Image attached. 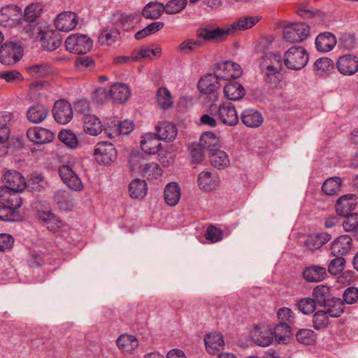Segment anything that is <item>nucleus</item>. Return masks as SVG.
<instances>
[{"label": "nucleus", "mask_w": 358, "mask_h": 358, "mask_svg": "<svg viewBox=\"0 0 358 358\" xmlns=\"http://www.w3.org/2000/svg\"><path fill=\"white\" fill-rule=\"evenodd\" d=\"M65 46L71 53L85 55L92 49L93 41L86 34H73L66 38Z\"/></svg>", "instance_id": "nucleus-1"}, {"label": "nucleus", "mask_w": 358, "mask_h": 358, "mask_svg": "<svg viewBox=\"0 0 358 358\" xmlns=\"http://www.w3.org/2000/svg\"><path fill=\"white\" fill-rule=\"evenodd\" d=\"M309 55L301 46H292L284 55L285 65L292 70H300L308 63Z\"/></svg>", "instance_id": "nucleus-2"}, {"label": "nucleus", "mask_w": 358, "mask_h": 358, "mask_svg": "<svg viewBox=\"0 0 358 358\" xmlns=\"http://www.w3.org/2000/svg\"><path fill=\"white\" fill-rule=\"evenodd\" d=\"M213 71V74H207L200 78L197 87L201 93L207 94L210 101H215L217 100L219 95L218 90L221 87L219 82L221 78L217 77V70L214 68Z\"/></svg>", "instance_id": "nucleus-3"}, {"label": "nucleus", "mask_w": 358, "mask_h": 358, "mask_svg": "<svg viewBox=\"0 0 358 358\" xmlns=\"http://www.w3.org/2000/svg\"><path fill=\"white\" fill-rule=\"evenodd\" d=\"M23 55V49L19 43L6 42L0 48V62L10 65L18 62Z\"/></svg>", "instance_id": "nucleus-4"}, {"label": "nucleus", "mask_w": 358, "mask_h": 358, "mask_svg": "<svg viewBox=\"0 0 358 358\" xmlns=\"http://www.w3.org/2000/svg\"><path fill=\"white\" fill-rule=\"evenodd\" d=\"M310 35V27L304 22L294 23L283 31L285 40L291 43H301Z\"/></svg>", "instance_id": "nucleus-5"}, {"label": "nucleus", "mask_w": 358, "mask_h": 358, "mask_svg": "<svg viewBox=\"0 0 358 358\" xmlns=\"http://www.w3.org/2000/svg\"><path fill=\"white\" fill-rule=\"evenodd\" d=\"M94 155L98 164L108 165L117 158V151L114 145L107 141L99 142L96 144Z\"/></svg>", "instance_id": "nucleus-6"}, {"label": "nucleus", "mask_w": 358, "mask_h": 358, "mask_svg": "<svg viewBox=\"0 0 358 358\" xmlns=\"http://www.w3.org/2000/svg\"><path fill=\"white\" fill-rule=\"evenodd\" d=\"M252 342L261 347L270 345L273 341V329L268 325H256L250 331Z\"/></svg>", "instance_id": "nucleus-7"}, {"label": "nucleus", "mask_w": 358, "mask_h": 358, "mask_svg": "<svg viewBox=\"0 0 358 358\" xmlns=\"http://www.w3.org/2000/svg\"><path fill=\"white\" fill-rule=\"evenodd\" d=\"M215 69L217 70V77L221 80H228L230 78H238L243 73L241 66L231 61H225L215 64Z\"/></svg>", "instance_id": "nucleus-8"}, {"label": "nucleus", "mask_w": 358, "mask_h": 358, "mask_svg": "<svg viewBox=\"0 0 358 358\" xmlns=\"http://www.w3.org/2000/svg\"><path fill=\"white\" fill-rule=\"evenodd\" d=\"M231 35L229 27L220 28L217 27L215 29H210L207 28H200L196 31L198 38H202L206 41L220 43L225 41Z\"/></svg>", "instance_id": "nucleus-9"}, {"label": "nucleus", "mask_w": 358, "mask_h": 358, "mask_svg": "<svg viewBox=\"0 0 358 358\" xmlns=\"http://www.w3.org/2000/svg\"><path fill=\"white\" fill-rule=\"evenodd\" d=\"M52 115L55 121L59 124H67L73 117L71 105L64 99L57 101L52 108Z\"/></svg>", "instance_id": "nucleus-10"}, {"label": "nucleus", "mask_w": 358, "mask_h": 358, "mask_svg": "<svg viewBox=\"0 0 358 358\" xmlns=\"http://www.w3.org/2000/svg\"><path fill=\"white\" fill-rule=\"evenodd\" d=\"M96 92L104 94L106 96L110 97L114 102L118 103L126 102L131 94L129 87L120 83L113 84L108 94L103 88L98 89Z\"/></svg>", "instance_id": "nucleus-11"}, {"label": "nucleus", "mask_w": 358, "mask_h": 358, "mask_svg": "<svg viewBox=\"0 0 358 358\" xmlns=\"http://www.w3.org/2000/svg\"><path fill=\"white\" fill-rule=\"evenodd\" d=\"M62 180L71 189L81 191L83 189V182L79 176L69 165H62L58 170Z\"/></svg>", "instance_id": "nucleus-12"}, {"label": "nucleus", "mask_w": 358, "mask_h": 358, "mask_svg": "<svg viewBox=\"0 0 358 358\" xmlns=\"http://www.w3.org/2000/svg\"><path fill=\"white\" fill-rule=\"evenodd\" d=\"M36 217L38 222L50 231L57 232L63 226L62 220L50 210H38Z\"/></svg>", "instance_id": "nucleus-13"}, {"label": "nucleus", "mask_w": 358, "mask_h": 358, "mask_svg": "<svg viewBox=\"0 0 358 358\" xmlns=\"http://www.w3.org/2000/svg\"><path fill=\"white\" fill-rule=\"evenodd\" d=\"M3 180L7 185L0 187V189L24 190L27 182L23 176L17 171L8 170L3 174Z\"/></svg>", "instance_id": "nucleus-14"}, {"label": "nucleus", "mask_w": 358, "mask_h": 358, "mask_svg": "<svg viewBox=\"0 0 358 358\" xmlns=\"http://www.w3.org/2000/svg\"><path fill=\"white\" fill-rule=\"evenodd\" d=\"M336 67L343 75H354L358 71V57L351 54L341 56L337 60Z\"/></svg>", "instance_id": "nucleus-15"}, {"label": "nucleus", "mask_w": 358, "mask_h": 358, "mask_svg": "<svg viewBox=\"0 0 358 358\" xmlns=\"http://www.w3.org/2000/svg\"><path fill=\"white\" fill-rule=\"evenodd\" d=\"M22 14L20 7L16 5H7L0 10V23L6 26V23L11 22L8 25H13L15 23H21Z\"/></svg>", "instance_id": "nucleus-16"}, {"label": "nucleus", "mask_w": 358, "mask_h": 358, "mask_svg": "<svg viewBox=\"0 0 358 358\" xmlns=\"http://www.w3.org/2000/svg\"><path fill=\"white\" fill-rule=\"evenodd\" d=\"M357 196L354 194H348L339 197L335 203V210L339 216H346L352 213L357 207Z\"/></svg>", "instance_id": "nucleus-17"}, {"label": "nucleus", "mask_w": 358, "mask_h": 358, "mask_svg": "<svg viewBox=\"0 0 358 358\" xmlns=\"http://www.w3.org/2000/svg\"><path fill=\"white\" fill-rule=\"evenodd\" d=\"M219 120L227 126H235L238 122V115L234 104L225 102L220 105Z\"/></svg>", "instance_id": "nucleus-18"}, {"label": "nucleus", "mask_w": 358, "mask_h": 358, "mask_svg": "<svg viewBox=\"0 0 358 358\" xmlns=\"http://www.w3.org/2000/svg\"><path fill=\"white\" fill-rule=\"evenodd\" d=\"M55 27L61 31H69L78 24V15L74 12H64L55 20Z\"/></svg>", "instance_id": "nucleus-19"}, {"label": "nucleus", "mask_w": 358, "mask_h": 358, "mask_svg": "<svg viewBox=\"0 0 358 358\" xmlns=\"http://www.w3.org/2000/svg\"><path fill=\"white\" fill-rule=\"evenodd\" d=\"M27 136L35 144H44L53 140L54 134L45 128L34 127L27 130Z\"/></svg>", "instance_id": "nucleus-20"}, {"label": "nucleus", "mask_w": 358, "mask_h": 358, "mask_svg": "<svg viewBox=\"0 0 358 358\" xmlns=\"http://www.w3.org/2000/svg\"><path fill=\"white\" fill-rule=\"evenodd\" d=\"M156 136L159 140L166 141L167 142H171L177 136L178 129L175 124L168 122L162 121L159 122L156 127Z\"/></svg>", "instance_id": "nucleus-21"}, {"label": "nucleus", "mask_w": 358, "mask_h": 358, "mask_svg": "<svg viewBox=\"0 0 358 358\" xmlns=\"http://www.w3.org/2000/svg\"><path fill=\"white\" fill-rule=\"evenodd\" d=\"M352 238L347 235H342L335 239L331 246L332 256H344L349 253L352 248Z\"/></svg>", "instance_id": "nucleus-22"}, {"label": "nucleus", "mask_w": 358, "mask_h": 358, "mask_svg": "<svg viewBox=\"0 0 358 358\" xmlns=\"http://www.w3.org/2000/svg\"><path fill=\"white\" fill-rule=\"evenodd\" d=\"M302 276L308 282H320L327 278V269L319 265H310L303 269Z\"/></svg>", "instance_id": "nucleus-23"}, {"label": "nucleus", "mask_w": 358, "mask_h": 358, "mask_svg": "<svg viewBox=\"0 0 358 358\" xmlns=\"http://www.w3.org/2000/svg\"><path fill=\"white\" fill-rule=\"evenodd\" d=\"M49 114L48 108L41 103L31 105L26 113L27 120L34 124H39L46 119Z\"/></svg>", "instance_id": "nucleus-24"}, {"label": "nucleus", "mask_w": 358, "mask_h": 358, "mask_svg": "<svg viewBox=\"0 0 358 358\" xmlns=\"http://www.w3.org/2000/svg\"><path fill=\"white\" fill-rule=\"evenodd\" d=\"M261 19L262 17L259 15H244L241 17L237 21L229 27L231 35H235L237 31H242L252 28L257 24Z\"/></svg>", "instance_id": "nucleus-25"}, {"label": "nucleus", "mask_w": 358, "mask_h": 358, "mask_svg": "<svg viewBox=\"0 0 358 358\" xmlns=\"http://www.w3.org/2000/svg\"><path fill=\"white\" fill-rule=\"evenodd\" d=\"M336 38L330 32L320 34L315 38V47L317 51L327 52L331 51L336 44Z\"/></svg>", "instance_id": "nucleus-26"}, {"label": "nucleus", "mask_w": 358, "mask_h": 358, "mask_svg": "<svg viewBox=\"0 0 358 358\" xmlns=\"http://www.w3.org/2000/svg\"><path fill=\"white\" fill-rule=\"evenodd\" d=\"M41 41L45 50L53 51L61 45L62 36L57 31L49 30L42 34Z\"/></svg>", "instance_id": "nucleus-27"}, {"label": "nucleus", "mask_w": 358, "mask_h": 358, "mask_svg": "<svg viewBox=\"0 0 358 358\" xmlns=\"http://www.w3.org/2000/svg\"><path fill=\"white\" fill-rule=\"evenodd\" d=\"M23 190L0 189V200L6 205V207L20 208L22 204V198L19 193Z\"/></svg>", "instance_id": "nucleus-28"}, {"label": "nucleus", "mask_w": 358, "mask_h": 358, "mask_svg": "<svg viewBox=\"0 0 358 358\" xmlns=\"http://www.w3.org/2000/svg\"><path fill=\"white\" fill-rule=\"evenodd\" d=\"M260 112L253 109H245L241 114V120L248 127H259L263 122Z\"/></svg>", "instance_id": "nucleus-29"}, {"label": "nucleus", "mask_w": 358, "mask_h": 358, "mask_svg": "<svg viewBox=\"0 0 358 358\" xmlns=\"http://www.w3.org/2000/svg\"><path fill=\"white\" fill-rule=\"evenodd\" d=\"M204 343L208 352L211 355L220 352L224 346L222 335L216 332L206 335Z\"/></svg>", "instance_id": "nucleus-30"}, {"label": "nucleus", "mask_w": 358, "mask_h": 358, "mask_svg": "<svg viewBox=\"0 0 358 358\" xmlns=\"http://www.w3.org/2000/svg\"><path fill=\"white\" fill-rule=\"evenodd\" d=\"M141 148L145 153L154 155L160 150L162 143L154 133H148L143 137Z\"/></svg>", "instance_id": "nucleus-31"}, {"label": "nucleus", "mask_w": 358, "mask_h": 358, "mask_svg": "<svg viewBox=\"0 0 358 358\" xmlns=\"http://www.w3.org/2000/svg\"><path fill=\"white\" fill-rule=\"evenodd\" d=\"M118 348L123 352L132 354L138 347V341L135 336L124 334L120 335L117 341Z\"/></svg>", "instance_id": "nucleus-32"}, {"label": "nucleus", "mask_w": 358, "mask_h": 358, "mask_svg": "<svg viewBox=\"0 0 358 358\" xmlns=\"http://www.w3.org/2000/svg\"><path fill=\"white\" fill-rule=\"evenodd\" d=\"M224 96L231 101L241 99L245 94L244 87L236 81H231L224 87Z\"/></svg>", "instance_id": "nucleus-33"}, {"label": "nucleus", "mask_w": 358, "mask_h": 358, "mask_svg": "<svg viewBox=\"0 0 358 358\" xmlns=\"http://www.w3.org/2000/svg\"><path fill=\"white\" fill-rule=\"evenodd\" d=\"M180 196V187L177 182H172L166 185L164 191V198L169 206H175Z\"/></svg>", "instance_id": "nucleus-34"}, {"label": "nucleus", "mask_w": 358, "mask_h": 358, "mask_svg": "<svg viewBox=\"0 0 358 358\" xmlns=\"http://www.w3.org/2000/svg\"><path fill=\"white\" fill-rule=\"evenodd\" d=\"M137 15L125 13L114 14L111 18L113 25L121 27L124 31H129L134 27V20Z\"/></svg>", "instance_id": "nucleus-35"}, {"label": "nucleus", "mask_w": 358, "mask_h": 358, "mask_svg": "<svg viewBox=\"0 0 358 358\" xmlns=\"http://www.w3.org/2000/svg\"><path fill=\"white\" fill-rule=\"evenodd\" d=\"M199 143L208 154L215 152L220 148V140L212 131H206L200 137Z\"/></svg>", "instance_id": "nucleus-36"}, {"label": "nucleus", "mask_w": 358, "mask_h": 358, "mask_svg": "<svg viewBox=\"0 0 358 358\" xmlns=\"http://www.w3.org/2000/svg\"><path fill=\"white\" fill-rule=\"evenodd\" d=\"M85 131L92 136H97L102 131L103 125L100 120L95 115L90 114L83 117Z\"/></svg>", "instance_id": "nucleus-37"}, {"label": "nucleus", "mask_w": 358, "mask_h": 358, "mask_svg": "<svg viewBox=\"0 0 358 358\" xmlns=\"http://www.w3.org/2000/svg\"><path fill=\"white\" fill-rule=\"evenodd\" d=\"M13 117V113L10 112H0V144H4L10 136V129L8 124Z\"/></svg>", "instance_id": "nucleus-38"}, {"label": "nucleus", "mask_w": 358, "mask_h": 358, "mask_svg": "<svg viewBox=\"0 0 358 358\" xmlns=\"http://www.w3.org/2000/svg\"><path fill=\"white\" fill-rule=\"evenodd\" d=\"M197 182L201 189L211 191L217 185L218 178L208 171H203L199 173Z\"/></svg>", "instance_id": "nucleus-39"}, {"label": "nucleus", "mask_w": 358, "mask_h": 358, "mask_svg": "<svg viewBox=\"0 0 358 358\" xmlns=\"http://www.w3.org/2000/svg\"><path fill=\"white\" fill-rule=\"evenodd\" d=\"M313 299L320 306L324 307L332 297L330 288L328 286L320 285L316 286L313 290Z\"/></svg>", "instance_id": "nucleus-40"}, {"label": "nucleus", "mask_w": 358, "mask_h": 358, "mask_svg": "<svg viewBox=\"0 0 358 358\" xmlns=\"http://www.w3.org/2000/svg\"><path fill=\"white\" fill-rule=\"evenodd\" d=\"M129 195L133 199H142L148 192L147 183L144 180L134 179L129 185Z\"/></svg>", "instance_id": "nucleus-41"}, {"label": "nucleus", "mask_w": 358, "mask_h": 358, "mask_svg": "<svg viewBox=\"0 0 358 358\" xmlns=\"http://www.w3.org/2000/svg\"><path fill=\"white\" fill-rule=\"evenodd\" d=\"M331 235L327 233H320L310 235L305 241L306 247L310 250H315L329 241Z\"/></svg>", "instance_id": "nucleus-42"}, {"label": "nucleus", "mask_w": 358, "mask_h": 358, "mask_svg": "<svg viewBox=\"0 0 358 358\" xmlns=\"http://www.w3.org/2000/svg\"><path fill=\"white\" fill-rule=\"evenodd\" d=\"M324 307L325 308V311L332 317H340L345 310L343 301L340 298L334 296H332Z\"/></svg>", "instance_id": "nucleus-43"}, {"label": "nucleus", "mask_w": 358, "mask_h": 358, "mask_svg": "<svg viewBox=\"0 0 358 358\" xmlns=\"http://www.w3.org/2000/svg\"><path fill=\"white\" fill-rule=\"evenodd\" d=\"M164 5L157 1L146 4L142 11V15L146 19L155 20L159 18L164 11Z\"/></svg>", "instance_id": "nucleus-44"}, {"label": "nucleus", "mask_w": 358, "mask_h": 358, "mask_svg": "<svg viewBox=\"0 0 358 358\" xmlns=\"http://www.w3.org/2000/svg\"><path fill=\"white\" fill-rule=\"evenodd\" d=\"M342 180L340 177H331L324 180L322 190L326 195L333 196L338 194L341 190Z\"/></svg>", "instance_id": "nucleus-45"}, {"label": "nucleus", "mask_w": 358, "mask_h": 358, "mask_svg": "<svg viewBox=\"0 0 358 358\" xmlns=\"http://www.w3.org/2000/svg\"><path fill=\"white\" fill-rule=\"evenodd\" d=\"M208 157L211 165L218 169H224L229 164L228 155L220 149L208 154Z\"/></svg>", "instance_id": "nucleus-46"}, {"label": "nucleus", "mask_w": 358, "mask_h": 358, "mask_svg": "<svg viewBox=\"0 0 358 358\" xmlns=\"http://www.w3.org/2000/svg\"><path fill=\"white\" fill-rule=\"evenodd\" d=\"M144 155L139 152H132L130 154L129 164L130 171L131 172H136L141 173L145 166L148 164Z\"/></svg>", "instance_id": "nucleus-47"}, {"label": "nucleus", "mask_w": 358, "mask_h": 358, "mask_svg": "<svg viewBox=\"0 0 358 358\" xmlns=\"http://www.w3.org/2000/svg\"><path fill=\"white\" fill-rule=\"evenodd\" d=\"M54 201L59 208L64 210H69L73 206L72 196L67 190H58L54 195Z\"/></svg>", "instance_id": "nucleus-48"}, {"label": "nucleus", "mask_w": 358, "mask_h": 358, "mask_svg": "<svg viewBox=\"0 0 358 358\" xmlns=\"http://www.w3.org/2000/svg\"><path fill=\"white\" fill-rule=\"evenodd\" d=\"M292 325L285 324L284 322H279L275 325L273 333V338H275L278 343H285L289 338L291 333V327Z\"/></svg>", "instance_id": "nucleus-49"}, {"label": "nucleus", "mask_w": 358, "mask_h": 358, "mask_svg": "<svg viewBox=\"0 0 358 358\" xmlns=\"http://www.w3.org/2000/svg\"><path fill=\"white\" fill-rule=\"evenodd\" d=\"M134 129V124L132 121L125 120L120 122L117 125H115V129L113 133L108 131L105 129V133L110 137L113 138L120 134L127 135L131 133Z\"/></svg>", "instance_id": "nucleus-50"}, {"label": "nucleus", "mask_w": 358, "mask_h": 358, "mask_svg": "<svg viewBox=\"0 0 358 358\" xmlns=\"http://www.w3.org/2000/svg\"><path fill=\"white\" fill-rule=\"evenodd\" d=\"M295 336L299 343L306 345H314L317 338V334L310 329H299L296 333Z\"/></svg>", "instance_id": "nucleus-51"}, {"label": "nucleus", "mask_w": 358, "mask_h": 358, "mask_svg": "<svg viewBox=\"0 0 358 358\" xmlns=\"http://www.w3.org/2000/svg\"><path fill=\"white\" fill-rule=\"evenodd\" d=\"M157 102L162 109H168L173 105L171 92L166 87H160L157 91Z\"/></svg>", "instance_id": "nucleus-52"}, {"label": "nucleus", "mask_w": 358, "mask_h": 358, "mask_svg": "<svg viewBox=\"0 0 358 358\" xmlns=\"http://www.w3.org/2000/svg\"><path fill=\"white\" fill-rule=\"evenodd\" d=\"M120 34V32L117 28L103 29L99 36L98 41L101 45H110L117 40Z\"/></svg>", "instance_id": "nucleus-53"}, {"label": "nucleus", "mask_w": 358, "mask_h": 358, "mask_svg": "<svg viewBox=\"0 0 358 358\" xmlns=\"http://www.w3.org/2000/svg\"><path fill=\"white\" fill-rule=\"evenodd\" d=\"M27 73L33 78H44L51 72L50 67L47 63L37 64L28 66Z\"/></svg>", "instance_id": "nucleus-54"}, {"label": "nucleus", "mask_w": 358, "mask_h": 358, "mask_svg": "<svg viewBox=\"0 0 358 358\" xmlns=\"http://www.w3.org/2000/svg\"><path fill=\"white\" fill-rule=\"evenodd\" d=\"M203 45V41L199 38L197 39H186L182 41L178 48V50L186 55H189L193 52L196 48H200Z\"/></svg>", "instance_id": "nucleus-55"}, {"label": "nucleus", "mask_w": 358, "mask_h": 358, "mask_svg": "<svg viewBox=\"0 0 358 358\" xmlns=\"http://www.w3.org/2000/svg\"><path fill=\"white\" fill-rule=\"evenodd\" d=\"M42 6L40 3H31L25 8L21 20L22 21L36 20L40 16Z\"/></svg>", "instance_id": "nucleus-56"}, {"label": "nucleus", "mask_w": 358, "mask_h": 358, "mask_svg": "<svg viewBox=\"0 0 358 358\" xmlns=\"http://www.w3.org/2000/svg\"><path fill=\"white\" fill-rule=\"evenodd\" d=\"M328 313L325 310H317L313 316V327L316 330L326 328L329 324Z\"/></svg>", "instance_id": "nucleus-57"}, {"label": "nucleus", "mask_w": 358, "mask_h": 358, "mask_svg": "<svg viewBox=\"0 0 358 358\" xmlns=\"http://www.w3.org/2000/svg\"><path fill=\"white\" fill-rule=\"evenodd\" d=\"M296 306L299 311L305 315H309L315 311L316 302L313 298L304 297L298 301Z\"/></svg>", "instance_id": "nucleus-58"}, {"label": "nucleus", "mask_w": 358, "mask_h": 358, "mask_svg": "<svg viewBox=\"0 0 358 358\" xmlns=\"http://www.w3.org/2000/svg\"><path fill=\"white\" fill-rule=\"evenodd\" d=\"M58 138L71 148H75L78 143L76 135L70 130H62L58 134Z\"/></svg>", "instance_id": "nucleus-59"}, {"label": "nucleus", "mask_w": 358, "mask_h": 358, "mask_svg": "<svg viewBox=\"0 0 358 358\" xmlns=\"http://www.w3.org/2000/svg\"><path fill=\"white\" fill-rule=\"evenodd\" d=\"M142 170L141 174L147 178V179L157 178L161 176L162 172L159 164L154 162L148 163L146 166Z\"/></svg>", "instance_id": "nucleus-60"}, {"label": "nucleus", "mask_w": 358, "mask_h": 358, "mask_svg": "<svg viewBox=\"0 0 358 358\" xmlns=\"http://www.w3.org/2000/svg\"><path fill=\"white\" fill-rule=\"evenodd\" d=\"M187 0H171L164 6V11L168 14H176L182 10Z\"/></svg>", "instance_id": "nucleus-61"}, {"label": "nucleus", "mask_w": 358, "mask_h": 358, "mask_svg": "<svg viewBox=\"0 0 358 358\" xmlns=\"http://www.w3.org/2000/svg\"><path fill=\"white\" fill-rule=\"evenodd\" d=\"M334 68L333 61L328 57H322L314 63V70L321 73H328Z\"/></svg>", "instance_id": "nucleus-62"}, {"label": "nucleus", "mask_w": 358, "mask_h": 358, "mask_svg": "<svg viewBox=\"0 0 358 358\" xmlns=\"http://www.w3.org/2000/svg\"><path fill=\"white\" fill-rule=\"evenodd\" d=\"M280 322H284L287 324L293 325L295 323V314L289 308H280L277 313Z\"/></svg>", "instance_id": "nucleus-63"}, {"label": "nucleus", "mask_w": 358, "mask_h": 358, "mask_svg": "<svg viewBox=\"0 0 358 358\" xmlns=\"http://www.w3.org/2000/svg\"><path fill=\"white\" fill-rule=\"evenodd\" d=\"M343 217L345 218L343 222L344 229L347 231H353L355 234L358 227V213H352Z\"/></svg>", "instance_id": "nucleus-64"}]
</instances>
